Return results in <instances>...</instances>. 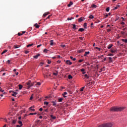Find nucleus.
I'll return each instance as SVG.
<instances>
[{"label": "nucleus", "instance_id": "obj_3", "mask_svg": "<svg viewBox=\"0 0 127 127\" xmlns=\"http://www.w3.org/2000/svg\"><path fill=\"white\" fill-rule=\"evenodd\" d=\"M27 85H28V89H29L34 85V82H31V81L29 80L27 82Z\"/></svg>", "mask_w": 127, "mask_h": 127}, {"label": "nucleus", "instance_id": "obj_24", "mask_svg": "<svg viewBox=\"0 0 127 127\" xmlns=\"http://www.w3.org/2000/svg\"><path fill=\"white\" fill-rule=\"evenodd\" d=\"M105 68H106L105 66H104L102 68H101L100 71H99V73H101L102 71H105Z\"/></svg>", "mask_w": 127, "mask_h": 127}, {"label": "nucleus", "instance_id": "obj_56", "mask_svg": "<svg viewBox=\"0 0 127 127\" xmlns=\"http://www.w3.org/2000/svg\"><path fill=\"white\" fill-rule=\"evenodd\" d=\"M25 54H28V53H29V51H26L25 52Z\"/></svg>", "mask_w": 127, "mask_h": 127}, {"label": "nucleus", "instance_id": "obj_26", "mask_svg": "<svg viewBox=\"0 0 127 127\" xmlns=\"http://www.w3.org/2000/svg\"><path fill=\"white\" fill-rule=\"evenodd\" d=\"M84 77L85 78H86V79H89V78H90V76H89V75H88V74H86L84 75Z\"/></svg>", "mask_w": 127, "mask_h": 127}, {"label": "nucleus", "instance_id": "obj_12", "mask_svg": "<svg viewBox=\"0 0 127 127\" xmlns=\"http://www.w3.org/2000/svg\"><path fill=\"white\" fill-rule=\"evenodd\" d=\"M33 108H34V106H32V107H30L29 110L33 111V112H34V111H35V109H33Z\"/></svg>", "mask_w": 127, "mask_h": 127}, {"label": "nucleus", "instance_id": "obj_16", "mask_svg": "<svg viewBox=\"0 0 127 127\" xmlns=\"http://www.w3.org/2000/svg\"><path fill=\"white\" fill-rule=\"evenodd\" d=\"M85 51V49H81L78 50V53H82V52H84Z\"/></svg>", "mask_w": 127, "mask_h": 127}, {"label": "nucleus", "instance_id": "obj_20", "mask_svg": "<svg viewBox=\"0 0 127 127\" xmlns=\"http://www.w3.org/2000/svg\"><path fill=\"white\" fill-rule=\"evenodd\" d=\"M88 54H90V52H85L83 56H87Z\"/></svg>", "mask_w": 127, "mask_h": 127}, {"label": "nucleus", "instance_id": "obj_14", "mask_svg": "<svg viewBox=\"0 0 127 127\" xmlns=\"http://www.w3.org/2000/svg\"><path fill=\"white\" fill-rule=\"evenodd\" d=\"M50 117H51V119L52 120H55V119H56V116H54L52 115H51L50 116Z\"/></svg>", "mask_w": 127, "mask_h": 127}, {"label": "nucleus", "instance_id": "obj_19", "mask_svg": "<svg viewBox=\"0 0 127 127\" xmlns=\"http://www.w3.org/2000/svg\"><path fill=\"white\" fill-rule=\"evenodd\" d=\"M122 41H123V42H125V43H127V39H122Z\"/></svg>", "mask_w": 127, "mask_h": 127}, {"label": "nucleus", "instance_id": "obj_48", "mask_svg": "<svg viewBox=\"0 0 127 127\" xmlns=\"http://www.w3.org/2000/svg\"><path fill=\"white\" fill-rule=\"evenodd\" d=\"M83 61H84V60H79L78 61V62H79V63H81L83 62Z\"/></svg>", "mask_w": 127, "mask_h": 127}, {"label": "nucleus", "instance_id": "obj_2", "mask_svg": "<svg viewBox=\"0 0 127 127\" xmlns=\"http://www.w3.org/2000/svg\"><path fill=\"white\" fill-rule=\"evenodd\" d=\"M113 127V124L112 123H107L103 124L102 125L98 127Z\"/></svg>", "mask_w": 127, "mask_h": 127}, {"label": "nucleus", "instance_id": "obj_55", "mask_svg": "<svg viewBox=\"0 0 127 127\" xmlns=\"http://www.w3.org/2000/svg\"><path fill=\"white\" fill-rule=\"evenodd\" d=\"M53 75H54L55 76H57V75H58V73L54 72Z\"/></svg>", "mask_w": 127, "mask_h": 127}, {"label": "nucleus", "instance_id": "obj_4", "mask_svg": "<svg viewBox=\"0 0 127 127\" xmlns=\"http://www.w3.org/2000/svg\"><path fill=\"white\" fill-rule=\"evenodd\" d=\"M9 93H12L11 94V96H12V97H16L15 95H17V92H14V91H10Z\"/></svg>", "mask_w": 127, "mask_h": 127}, {"label": "nucleus", "instance_id": "obj_11", "mask_svg": "<svg viewBox=\"0 0 127 127\" xmlns=\"http://www.w3.org/2000/svg\"><path fill=\"white\" fill-rule=\"evenodd\" d=\"M113 46H114L113 44H109L107 47L108 49H111V48H112V47H113Z\"/></svg>", "mask_w": 127, "mask_h": 127}, {"label": "nucleus", "instance_id": "obj_47", "mask_svg": "<svg viewBox=\"0 0 127 127\" xmlns=\"http://www.w3.org/2000/svg\"><path fill=\"white\" fill-rule=\"evenodd\" d=\"M0 92H1L2 93H3V92H4V90H2V89H1V87H0Z\"/></svg>", "mask_w": 127, "mask_h": 127}, {"label": "nucleus", "instance_id": "obj_17", "mask_svg": "<svg viewBox=\"0 0 127 127\" xmlns=\"http://www.w3.org/2000/svg\"><path fill=\"white\" fill-rule=\"evenodd\" d=\"M85 29L83 28H80L79 29L78 31H80V32H83Z\"/></svg>", "mask_w": 127, "mask_h": 127}, {"label": "nucleus", "instance_id": "obj_32", "mask_svg": "<svg viewBox=\"0 0 127 127\" xmlns=\"http://www.w3.org/2000/svg\"><path fill=\"white\" fill-rule=\"evenodd\" d=\"M63 98H60V99H59V103H61V102H62V101H63Z\"/></svg>", "mask_w": 127, "mask_h": 127}, {"label": "nucleus", "instance_id": "obj_27", "mask_svg": "<svg viewBox=\"0 0 127 127\" xmlns=\"http://www.w3.org/2000/svg\"><path fill=\"white\" fill-rule=\"evenodd\" d=\"M70 58L71 59V60H72V61H76V58H73V57L72 56H70Z\"/></svg>", "mask_w": 127, "mask_h": 127}, {"label": "nucleus", "instance_id": "obj_9", "mask_svg": "<svg viewBox=\"0 0 127 127\" xmlns=\"http://www.w3.org/2000/svg\"><path fill=\"white\" fill-rule=\"evenodd\" d=\"M121 34L122 35H125V36H127V32L121 31Z\"/></svg>", "mask_w": 127, "mask_h": 127}, {"label": "nucleus", "instance_id": "obj_54", "mask_svg": "<svg viewBox=\"0 0 127 127\" xmlns=\"http://www.w3.org/2000/svg\"><path fill=\"white\" fill-rule=\"evenodd\" d=\"M19 47H18L17 45H14V48H15V49L16 48H18Z\"/></svg>", "mask_w": 127, "mask_h": 127}, {"label": "nucleus", "instance_id": "obj_43", "mask_svg": "<svg viewBox=\"0 0 127 127\" xmlns=\"http://www.w3.org/2000/svg\"><path fill=\"white\" fill-rule=\"evenodd\" d=\"M29 115H30L33 116V115H37V113H30Z\"/></svg>", "mask_w": 127, "mask_h": 127}, {"label": "nucleus", "instance_id": "obj_10", "mask_svg": "<svg viewBox=\"0 0 127 127\" xmlns=\"http://www.w3.org/2000/svg\"><path fill=\"white\" fill-rule=\"evenodd\" d=\"M39 56H40V54H39L36 56H34L33 58H35V59H37L38 58V57H39Z\"/></svg>", "mask_w": 127, "mask_h": 127}, {"label": "nucleus", "instance_id": "obj_63", "mask_svg": "<svg viewBox=\"0 0 127 127\" xmlns=\"http://www.w3.org/2000/svg\"><path fill=\"white\" fill-rule=\"evenodd\" d=\"M121 24H122V25H125V22H122V23H121Z\"/></svg>", "mask_w": 127, "mask_h": 127}, {"label": "nucleus", "instance_id": "obj_49", "mask_svg": "<svg viewBox=\"0 0 127 127\" xmlns=\"http://www.w3.org/2000/svg\"><path fill=\"white\" fill-rule=\"evenodd\" d=\"M36 85H37V86H40V85H41V83H40V82H37V84H36Z\"/></svg>", "mask_w": 127, "mask_h": 127}, {"label": "nucleus", "instance_id": "obj_39", "mask_svg": "<svg viewBox=\"0 0 127 127\" xmlns=\"http://www.w3.org/2000/svg\"><path fill=\"white\" fill-rule=\"evenodd\" d=\"M47 63H48V64H51V61L48 60Z\"/></svg>", "mask_w": 127, "mask_h": 127}, {"label": "nucleus", "instance_id": "obj_22", "mask_svg": "<svg viewBox=\"0 0 127 127\" xmlns=\"http://www.w3.org/2000/svg\"><path fill=\"white\" fill-rule=\"evenodd\" d=\"M18 87H19V90H21V89H22L23 86L21 84H19Z\"/></svg>", "mask_w": 127, "mask_h": 127}, {"label": "nucleus", "instance_id": "obj_46", "mask_svg": "<svg viewBox=\"0 0 127 127\" xmlns=\"http://www.w3.org/2000/svg\"><path fill=\"white\" fill-rule=\"evenodd\" d=\"M94 23H91V27H92V28H94Z\"/></svg>", "mask_w": 127, "mask_h": 127}, {"label": "nucleus", "instance_id": "obj_58", "mask_svg": "<svg viewBox=\"0 0 127 127\" xmlns=\"http://www.w3.org/2000/svg\"><path fill=\"white\" fill-rule=\"evenodd\" d=\"M61 47H63V48H64V47H65L66 46L65 45H63L61 46Z\"/></svg>", "mask_w": 127, "mask_h": 127}, {"label": "nucleus", "instance_id": "obj_35", "mask_svg": "<svg viewBox=\"0 0 127 127\" xmlns=\"http://www.w3.org/2000/svg\"><path fill=\"white\" fill-rule=\"evenodd\" d=\"M48 51V50H47V49H45L43 51V52H44L45 53H47Z\"/></svg>", "mask_w": 127, "mask_h": 127}, {"label": "nucleus", "instance_id": "obj_51", "mask_svg": "<svg viewBox=\"0 0 127 127\" xmlns=\"http://www.w3.org/2000/svg\"><path fill=\"white\" fill-rule=\"evenodd\" d=\"M114 54H109L108 56H114Z\"/></svg>", "mask_w": 127, "mask_h": 127}, {"label": "nucleus", "instance_id": "obj_18", "mask_svg": "<svg viewBox=\"0 0 127 127\" xmlns=\"http://www.w3.org/2000/svg\"><path fill=\"white\" fill-rule=\"evenodd\" d=\"M50 45H51V46H53V45H54V43H53V40H52L50 41Z\"/></svg>", "mask_w": 127, "mask_h": 127}, {"label": "nucleus", "instance_id": "obj_33", "mask_svg": "<svg viewBox=\"0 0 127 127\" xmlns=\"http://www.w3.org/2000/svg\"><path fill=\"white\" fill-rule=\"evenodd\" d=\"M89 18L93 19V18H94V16L93 15H90V16H89Z\"/></svg>", "mask_w": 127, "mask_h": 127}, {"label": "nucleus", "instance_id": "obj_42", "mask_svg": "<svg viewBox=\"0 0 127 127\" xmlns=\"http://www.w3.org/2000/svg\"><path fill=\"white\" fill-rule=\"evenodd\" d=\"M32 45H33V44H29L27 46V47H31Z\"/></svg>", "mask_w": 127, "mask_h": 127}, {"label": "nucleus", "instance_id": "obj_53", "mask_svg": "<svg viewBox=\"0 0 127 127\" xmlns=\"http://www.w3.org/2000/svg\"><path fill=\"white\" fill-rule=\"evenodd\" d=\"M119 19H120V17H117L116 19H115V21H117V20H119Z\"/></svg>", "mask_w": 127, "mask_h": 127}, {"label": "nucleus", "instance_id": "obj_38", "mask_svg": "<svg viewBox=\"0 0 127 127\" xmlns=\"http://www.w3.org/2000/svg\"><path fill=\"white\" fill-rule=\"evenodd\" d=\"M106 10L107 11V12H109V11H110V7H108L106 8Z\"/></svg>", "mask_w": 127, "mask_h": 127}, {"label": "nucleus", "instance_id": "obj_57", "mask_svg": "<svg viewBox=\"0 0 127 127\" xmlns=\"http://www.w3.org/2000/svg\"><path fill=\"white\" fill-rule=\"evenodd\" d=\"M39 111L40 112H42V111H43V109L42 108H40V109H39Z\"/></svg>", "mask_w": 127, "mask_h": 127}, {"label": "nucleus", "instance_id": "obj_62", "mask_svg": "<svg viewBox=\"0 0 127 127\" xmlns=\"http://www.w3.org/2000/svg\"><path fill=\"white\" fill-rule=\"evenodd\" d=\"M51 16V15H49L47 18H46V19H48V18H50V17Z\"/></svg>", "mask_w": 127, "mask_h": 127}, {"label": "nucleus", "instance_id": "obj_50", "mask_svg": "<svg viewBox=\"0 0 127 127\" xmlns=\"http://www.w3.org/2000/svg\"><path fill=\"white\" fill-rule=\"evenodd\" d=\"M32 99H33V94H32L30 98V100H32Z\"/></svg>", "mask_w": 127, "mask_h": 127}, {"label": "nucleus", "instance_id": "obj_34", "mask_svg": "<svg viewBox=\"0 0 127 127\" xmlns=\"http://www.w3.org/2000/svg\"><path fill=\"white\" fill-rule=\"evenodd\" d=\"M84 89H85V86H83L81 88H80V92H83L84 91Z\"/></svg>", "mask_w": 127, "mask_h": 127}, {"label": "nucleus", "instance_id": "obj_1", "mask_svg": "<svg viewBox=\"0 0 127 127\" xmlns=\"http://www.w3.org/2000/svg\"><path fill=\"white\" fill-rule=\"evenodd\" d=\"M125 110V107H111L110 109L111 112H122Z\"/></svg>", "mask_w": 127, "mask_h": 127}, {"label": "nucleus", "instance_id": "obj_64", "mask_svg": "<svg viewBox=\"0 0 127 127\" xmlns=\"http://www.w3.org/2000/svg\"><path fill=\"white\" fill-rule=\"evenodd\" d=\"M63 94L64 95H67V92H64Z\"/></svg>", "mask_w": 127, "mask_h": 127}, {"label": "nucleus", "instance_id": "obj_44", "mask_svg": "<svg viewBox=\"0 0 127 127\" xmlns=\"http://www.w3.org/2000/svg\"><path fill=\"white\" fill-rule=\"evenodd\" d=\"M95 49L98 50L99 51H101V48H98V47H95Z\"/></svg>", "mask_w": 127, "mask_h": 127}, {"label": "nucleus", "instance_id": "obj_5", "mask_svg": "<svg viewBox=\"0 0 127 127\" xmlns=\"http://www.w3.org/2000/svg\"><path fill=\"white\" fill-rule=\"evenodd\" d=\"M84 19L83 17H81L78 19V22H82V21H84Z\"/></svg>", "mask_w": 127, "mask_h": 127}, {"label": "nucleus", "instance_id": "obj_36", "mask_svg": "<svg viewBox=\"0 0 127 127\" xmlns=\"http://www.w3.org/2000/svg\"><path fill=\"white\" fill-rule=\"evenodd\" d=\"M120 7V5H117L114 8V9H118Z\"/></svg>", "mask_w": 127, "mask_h": 127}, {"label": "nucleus", "instance_id": "obj_60", "mask_svg": "<svg viewBox=\"0 0 127 127\" xmlns=\"http://www.w3.org/2000/svg\"><path fill=\"white\" fill-rule=\"evenodd\" d=\"M18 36H20L22 35V34H21L20 33H18Z\"/></svg>", "mask_w": 127, "mask_h": 127}, {"label": "nucleus", "instance_id": "obj_41", "mask_svg": "<svg viewBox=\"0 0 127 127\" xmlns=\"http://www.w3.org/2000/svg\"><path fill=\"white\" fill-rule=\"evenodd\" d=\"M73 27L72 28L73 29H76V25L75 24H72Z\"/></svg>", "mask_w": 127, "mask_h": 127}, {"label": "nucleus", "instance_id": "obj_25", "mask_svg": "<svg viewBox=\"0 0 127 127\" xmlns=\"http://www.w3.org/2000/svg\"><path fill=\"white\" fill-rule=\"evenodd\" d=\"M68 78L69 79H73V76H72V75H71V74H69L68 76Z\"/></svg>", "mask_w": 127, "mask_h": 127}, {"label": "nucleus", "instance_id": "obj_13", "mask_svg": "<svg viewBox=\"0 0 127 127\" xmlns=\"http://www.w3.org/2000/svg\"><path fill=\"white\" fill-rule=\"evenodd\" d=\"M48 14H49V12H46L45 13H44L43 16V17H45L46 16H47V15H48Z\"/></svg>", "mask_w": 127, "mask_h": 127}, {"label": "nucleus", "instance_id": "obj_59", "mask_svg": "<svg viewBox=\"0 0 127 127\" xmlns=\"http://www.w3.org/2000/svg\"><path fill=\"white\" fill-rule=\"evenodd\" d=\"M79 38L80 40H83V39H84V38H82L81 37H79Z\"/></svg>", "mask_w": 127, "mask_h": 127}, {"label": "nucleus", "instance_id": "obj_28", "mask_svg": "<svg viewBox=\"0 0 127 127\" xmlns=\"http://www.w3.org/2000/svg\"><path fill=\"white\" fill-rule=\"evenodd\" d=\"M6 52H7V50H5L4 51H3L2 53H1V55H2V54H4V53H6Z\"/></svg>", "mask_w": 127, "mask_h": 127}, {"label": "nucleus", "instance_id": "obj_61", "mask_svg": "<svg viewBox=\"0 0 127 127\" xmlns=\"http://www.w3.org/2000/svg\"><path fill=\"white\" fill-rule=\"evenodd\" d=\"M86 85H87L88 86H90L91 85V82H89L88 83H86Z\"/></svg>", "mask_w": 127, "mask_h": 127}, {"label": "nucleus", "instance_id": "obj_23", "mask_svg": "<svg viewBox=\"0 0 127 127\" xmlns=\"http://www.w3.org/2000/svg\"><path fill=\"white\" fill-rule=\"evenodd\" d=\"M18 123L19 125H20V127H22V126H23L22 122H21V121H19L18 122Z\"/></svg>", "mask_w": 127, "mask_h": 127}, {"label": "nucleus", "instance_id": "obj_45", "mask_svg": "<svg viewBox=\"0 0 127 127\" xmlns=\"http://www.w3.org/2000/svg\"><path fill=\"white\" fill-rule=\"evenodd\" d=\"M109 60H110V62H109L110 63L113 62L112 61V57H109Z\"/></svg>", "mask_w": 127, "mask_h": 127}, {"label": "nucleus", "instance_id": "obj_37", "mask_svg": "<svg viewBox=\"0 0 127 127\" xmlns=\"http://www.w3.org/2000/svg\"><path fill=\"white\" fill-rule=\"evenodd\" d=\"M83 26H84V28H87V23H84Z\"/></svg>", "mask_w": 127, "mask_h": 127}, {"label": "nucleus", "instance_id": "obj_6", "mask_svg": "<svg viewBox=\"0 0 127 127\" xmlns=\"http://www.w3.org/2000/svg\"><path fill=\"white\" fill-rule=\"evenodd\" d=\"M65 63L67 64V65H72V62H71L70 60L66 61Z\"/></svg>", "mask_w": 127, "mask_h": 127}, {"label": "nucleus", "instance_id": "obj_15", "mask_svg": "<svg viewBox=\"0 0 127 127\" xmlns=\"http://www.w3.org/2000/svg\"><path fill=\"white\" fill-rule=\"evenodd\" d=\"M71 5H73V2L70 1L69 2V3L67 4V6H68V7H70V6H71Z\"/></svg>", "mask_w": 127, "mask_h": 127}, {"label": "nucleus", "instance_id": "obj_40", "mask_svg": "<svg viewBox=\"0 0 127 127\" xmlns=\"http://www.w3.org/2000/svg\"><path fill=\"white\" fill-rule=\"evenodd\" d=\"M92 6L93 8H96V7H97V5L95 4L92 5Z\"/></svg>", "mask_w": 127, "mask_h": 127}, {"label": "nucleus", "instance_id": "obj_7", "mask_svg": "<svg viewBox=\"0 0 127 127\" xmlns=\"http://www.w3.org/2000/svg\"><path fill=\"white\" fill-rule=\"evenodd\" d=\"M110 51L111 52V53H116V52H117V50L114 48H112L110 50Z\"/></svg>", "mask_w": 127, "mask_h": 127}, {"label": "nucleus", "instance_id": "obj_52", "mask_svg": "<svg viewBox=\"0 0 127 127\" xmlns=\"http://www.w3.org/2000/svg\"><path fill=\"white\" fill-rule=\"evenodd\" d=\"M80 71H81V72H84V71H85V69L84 68H82V69H80Z\"/></svg>", "mask_w": 127, "mask_h": 127}, {"label": "nucleus", "instance_id": "obj_21", "mask_svg": "<svg viewBox=\"0 0 127 127\" xmlns=\"http://www.w3.org/2000/svg\"><path fill=\"white\" fill-rule=\"evenodd\" d=\"M34 27L37 28H39V25H38V24H37V23H36L34 25Z\"/></svg>", "mask_w": 127, "mask_h": 127}, {"label": "nucleus", "instance_id": "obj_8", "mask_svg": "<svg viewBox=\"0 0 127 127\" xmlns=\"http://www.w3.org/2000/svg\"><path fill=\"white\" fill-rule=\"evenodd\" d=\"M50 76H51V74H44V78H45L46 79H47V78H49V77H50Z\"/></svg>", "mask_w": 127, "mask_h": 127}, {"label": "nucleus", "instance_id": "obj_29", "mask_svg": "<svg viewBox=\"0 0 127 127\" xmlns=\"http://www.w3.org/2000/svg\"><path fill=\"white\" fill-rule=\"evenodd\" d=\"M53 106H56V101H52Z\"/></svg>", "mask_w": 127, "mask_h": 127}, {"label": "nucleus", "instance_id": "obj_30", "mask_svg": "<svg viewBox=\"0 0 127 127\" xmlns=\"http://www.w3.org/2000/svg\"><path fill=\"white\" fill-rule=\"evenodd\" d=\"M12 123L13 124V125H15V124L16 123V120H13Z\"/></svg>", "mask_w": 127, "mask_h": 127}, {"label": "nucleus", "instance_id": "obj_31", "mask_svg": "<svg viewBox=\"0 0 127 127\" xmlns=\"http://www.w3.org/2000/svg\"><path fill=\"white\" fill-rule=\"evenodd\" d=\"M44 105H46V106H48V104H49V103H48V102L47 101H45L44 103Z\"/></svg>", "mask_w": 127, "mask_h": 127}]
</instances>
